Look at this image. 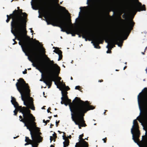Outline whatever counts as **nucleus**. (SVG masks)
I'll list each match as a JSON object with an SVG mask.
<instances>
[{"label": "nucleus", "mask_w": 147, "mask_h": 147, "mask_svg": "<svg viewBox=\"0 0 147 147\" xmlns=\"http://www.w3.org/2000/svg\"><path fill=\"white\" fill-rule=\"evenodd\" d=\"M139 146L140 147H147V145L145 144H143L142 146Z\"/></svg>", "instance_id": "39"}, {"label": "nucleus", "mask_w": 147, "mask_h": 147, "mask_svg": "<svg viewBox=\"0 0 147 147\" xmlns=\"http://www.w3.org/2000/svg\"><path fill=\"white\" fill-rule=\"evenodd\" d=\"M129 0H112L113 3L116 5H119L124 1H127Z\"/></svg>", "instance_id": "22"}, {"label": "nucleus", "mask_w": 147, "mask_h": 147, "mask_svg": "<svg viewBox=\"0 0 147 147\" xmlns=\"http://www.w3.org/2000/svg\"><path fill=\"white\" fill-rule=\"evenodd\" d=\"M127 66H125L123 68V70H124L127 68Z\"/></svg>", "instance_id": "62"}, {"label": "nucleus", "mask_w": 147, "mask_h": 147, "mask_svg": "<svg viewBox=\"0 0 147 147\" xmlns=\"http://www.w3.org/2000/svg\"><path fill=\"white\" fill-rule=\"evenodd\" d=\"M138 100L141 112L142 108L147 109V88H145L138 96Z\"/></svg>", "instance_id": "9"}, {"label": "nucleus", "mask_w": 147, "mask_h": 147, "mask_svg": "<svg viewBox=\"0 0 147 147\" xmlns=\"http://www.w3.org/2000/svg\"><path fill=\"white\" fill-rule=\"evenodd\" d=\"M54 116L55 117H58V115H54Z\"/></svg>", "instance_id": "63"}, {"label": "nucleus", "mask_w": 147, "mask_h": 147, "mask_svg": "<svg viewBox=\"0 0 147 147\" xmlns=\"http://www.w3.org/2000/svg\"><path fill=\"white\" fill-rule=\"evenodd\" d=\"M75 147H83V146H82V145L81 144H80V145H79L78 144H76V145Z\"/></svg>", "instance_id": "35"}, {"label": "nucleus", "mask_w": 147, "mask_h": 147, "mask_svg": "<svg viewBox=\"0 0 147 147\" xmlns=\"http://www.w3.org/2000/svg\"><path fill=\"white\" fill-rule=\"evenodd\" d=\"M11 102L12 104H13L15 102H16V99L15 98L13 97H11Z\"/></svg>", "instance_id": "32"}, {"label": "nucleus", "mask_w": 147, "mask_h": 147, "mask_svg": "<svg viewBox=\"0 0 147 147\" xmlns=\"http://www.w3.org/2000/svg\"><path fill=\"white\" fill-rule=\"evenodd\" d=\"M66 32V33L68 34H71V31L70 30V31L69 32H68V31H67L66 30V31L65 32Z\"/></svg>", "instance_id": "47"}, {"label": "nucleus", "mask_w": 147, "mask_h": 147, "mask_svg": "<svg viewBox=\"0 0 147 147\" xmlns=\"http://www.w3.org/2000/svg\"><path fill=\"white\" fill-rule=\"evenodd\" d=\"M59 51L60 52V53H59L58 54L59 56L58 61H60L61 60L62 58V52L61 50H59Z\"/></svg>", "instance_id": "27"}, {"label": "nucleus", "mask_w": 147, "mask_h": 147, "mask_svg": "<svg viewBox=\"0 0 147 147\" xmlns=\"http://www.w3.org/2000/svg\"><path fill=\"white\" fill-rule=\"evenodd\" d=\"M94 108V107L93 106L92 107L83 110L81 113H76L73 115V114H71V118L73 121L74 122L76 125H78L80 129H81L82 127H85L87 126L84 119L85 114L88 111L93 109Z\"/></svg>", "instance_id": "6"}, {"label": "nucleus", "mask_w": 147, "mask_h": 147, "mask_svg": "<svg viewBox=\"0 0 147 147\" xmlns=\"http://www.w3.org/2000/svg\"><path fill=\"white\" fill-rule=\"evenodd\" d=\"M92 1V0H87V4L88 5H89L90 4V3L89 1H90V2H91Z\"/></svg>", "instance_id": "45"}, {"label": "nucleus", "mask_w": 147, "mask_h": 147, "mask_svg": "<svg viewBox=\"0 0 147 147\" xmlns=\"http://www.w3.org/2000/svg\"><path fill=\"white\" fill-rule=\"evenodd\" d=\"M29 109L30 108L27 107H23L20 112L23 114V117L25 119L29 120L33 126H35L36 123L35 122L36 120L35 118L32 114L31 113V111Z\"/></svg>", "instance_id": "10"}, {"label": "nucleus", "mask_w": 147, "mask_h": 147, "mask_svg": "<svg viewBox=\"0 0 147 147\" xmlns=\"http://www.w3.org/2000/svg\"><path fill=\"white\" fill-rule=\"evenodd\" d=\"M36 124H35L36 127H34L33 129H32V132L33 133H36L35 132H34L33 131V130H34L38 132H39V131H40V130L39 129H40L39 128L36 127Z\"/></svg>", "instance_id": "29"}, {"label": "nucleus", "mask_w": 147, "mask_h": 147, "mask_svg": "<svg viewBox=\"0 0 147 147\" xmlns=\"http://www.w3.org/2000/svg\"><path fill=\"white\" fill-rule=\"evenodd\" d=\"M30 29H31V31H30L31 32V33H32V34H33V33L34 32V31L33 30H32V28H31Z\"/></svg>", "instance_id": "58"}, {"label": "nucleus", "mask_w": 147, "mask_h": 147, "mask_svg": "<svg viewBox=\"0 0 147 147\" xmlns=\"http://www.w3.org/2000/svg\"><path fill=\"white\" fill-rule=\"evenodd\" d=\"M51 110V108L50 107H49L48 108V109L47 110V111L48 113H51L52 112H51L50 111Z\"/></svg>", "instance_id": "38"}, {"label": "nucleus", "mask_w": 147, "mask_h": 147, "mask_svg": "<svg viewBox=\"0 0 147 147\" xmlns=\"http://www.w3.org/2000/svg\"><path fill=\"white\" fill-rule=\"evenodd\" d=\"M53 137L52 136H51L50 137V140L51 141V142L53 140Z\"/></svg>", "instance_id": "55"}, {"label": "nucleus", "mask_w": 147, "mask_h": 147, "mask_svg": "<svg viewBox=\"0 0 147 147\" xmlns=\"http://www.w3.org/2000/svg\"><path fill=\"white\" fill-rule=\"evenodd\" d=\"M105 42H106V43H108H108H109V40L108 39H106L105 40Z\"/></svg>", "instance_id": "57"}, {"label": "nucleus", "mask_w": 147, "mask_h": 147, "mask_svg": "<svg viewBox=\"0 0 147 147\" xmlns=\"http://www.w3.org/2000/svg\"><path fill=\"white\" fill-rule=\"evenodd\" d=\"M59 120L58 121H56V127H57L58 126V124L59 123Z\"/></svg>", "instance_id": "44"}, {"label": "nucleus", "mask_w": 147, "mask_h": 147, "mask_svg": "<svg viewBox=\"0 0 147 147\" xmlns=\"http://www.w3.org/2000/svg\"><path fill=\"white\" fill-rule=\"evenodd\" d=\"M131 133L132 134V139L136 143H138L139 141V138L140 133L139 130L138 123L136 119L133 121V125L131 129Z\"/></svg>", "instance_id": "12"}, {"label": "nucleus", "mask_w": 147, "mask_h": 147, "mask_svg": "<svg viewBox=\"0 0 147 147\" xmlns=\"http://www.w3.org/2000/svg\"><path fill=\"white\" fill-rule=\"evenodd\" d=\"M45 56L46 59L48 61H49V63L51 64L55 68L57 71V73H55L52 70L51 71V74L50 76H52L53 74L55 75L56 77V79L57 78L58 80L60 83H61L60 80L61 78L60 77H59V74L60 72V67L57 65L56 63H54L53 61H51L49 59V58L45 54Z\"/></svg>", "instance_id": "14"}, {"label": "nucleus", "mask_w": 147, "mask_h": 147, "mask_svg": "<svg viewBox=\"0 0 147 147\" xmlns=\"http://www.w3.org/2000/svg\"><path fill=\"white\" fill-rule=\"evenodd\" d=\"M43 122H44L45 123V125H46L47 124V123H49V122L50 120H47L46 121H45V119H44L43 120Z\"/></svg>", "instance_id": "34"}, {"label": "nucleus", "mask_w": 147, "mask_h": 147, "mask_svg": "<svg viewBox=\"0 0 147 147\" xmlns=\"http://www.w3.org/2000/svg\"><path fill=\"white\" fill-rule=\"evenodd\" d=\"M103 38L101 36H99L96 38L95 39V41L96 43H93V45L94 46V47L97 49H100L101 47L99 46V44L100 43L102 44L103 42Z\"/></svg>", "instance_id": "16"}, {"label": "nucleus", "mask_w": 147, "mask_h": 147, "mask_svg": "<svg viewBox=\"0 0 147 147\" xmlns=\"http://www.w3.org/2000/svg\"><path fill=\"white\" fill-rule=\"evenodd\" d=\"M61 83V87L60 88H59L60 90H61V92L62 91H63L64 94H65V92H67V91L69 90H70V88L68 86H66L65 84L64 83L63 84Z\"/></svg>", "instance_id": "20"}, {"label": "nucleus", "mask_w": 147, "mask_h": 147, "mask_svg": "<svg viewBox=\"0 0 147 147\" xmlns=\"http://www.w3.org/2000/svg\"><path fill=\"white\" fill-rule=\"evenodd\" d=\"M7 19L6 20V22L8 23L10 20L11 19L12 21L11 23V30L14 29V30L16 28L19 27L20 26L21 24L18 21H17L15 19V17L14 16L13 14L12 13L11 14L9 15H7Z\"/></svg>", "instance_id": "13"}, {"label": "nucleus", "mask_w": 147, "mask_h": 147, "mask_svg": "<svg viewBox=\"0 0 147 147\" xmlns=\"http://www.w3.org/2000/svg\"><path fill=\"white\" fill-rule=\"evenodd\" d=\"M62 96L61 98V103L62 104H64L65 105L67 106V102L65 101L64 99V93H63V92L62 91Z\"/></svg>", "instance_id": "26"}, {"label": "nucleus", "mask_w": 147, "mask_h": 147, "mask_svg": "<svg viewBox=\"0 0 147 147\" xmlns=\"http://www.w3.org/2000/svg\"><path fill=\"white\" fill-rule=\"evenodd\" d=\"M56 79H55V81H54L55 82V84L57 86V88H59V86H58V83L57 82L55 81V80Z\"/></svg>", "instance_id": "43"}, {"label": "nucleus", "mask_w": 147, "mask_h": 147, "mask_svg": "<svg viewBox=\"0 0 147 147\" xmlns=\"http://www.w3.org/2000/svg\"><path fill=\"white\" fill-rule=\"evenodd\" d=\"M17 111H16V110H15L14 111H13V112L14 113V115H17V112H18V111L16 110Z\"/></svg>", "instance_id": "42"}, {"label": "nucleus", "mask_w": 147, "mask_h": 147, "mask_svg": "<svg viewBox=\"0 0 147 147\" xmlns=\"http://www.w3.org/2000/svg\"><path fill=\"white\" fill-rule=\"evenodd\" d=\"M56 79V77L55 75L52 76H49L43 79V82L45 83L47 86H48V88H50L51 87L52 82L53 81H55Z\"/></svg>", "instance_id": "15"}, {"label": "nucleus", "mask_w": 147, "mask_h": 147, "mask_svg": "<svg viewBox=\"0 0 147 147\" xmlns=\"http://www.w3.org/2000/svg\"><path fill=\"white\" fill-rule=\"evenodd\" d=\"M16 84L17 89L21 94L22 99L24 105L33 110L35 109L33 100L30 97V90L28 84L22 78H20Z\"/></svg>", "instance_id": "2"}, {"label": "nucleus", "mask_w": 147, "mask_h": 147, "mask_svg": "<svg viewBox=\"0 0 147 147\" xmlns=\"http://www.w3.org/2000/svg\"><path fill=\"white\" fill-rule=\"evenodd\" d=\"M19 118L20 119V121L22 122L24 124V126H26L27 127V129H29V127H32L33 126L29 120L25 119L24 118H22V117L20 115L19 116Z\"/></svg>", "instance_id": "17"}, {"label": "nucleus", "mask_w": 147, "mask_h": 147, "mask_svg": "<svg viewBox=\"0 0 147 147\" xmlns=\"http://www.w3.org/2000/svg\"><path fill=\"white\" fill-rule=\"evenodd\" d=\"M82 38H84L85 39V40L86 41H87L88 40L89 41H90L91 40L90 38H87V37L88 36V37H89V35H88V34L87 32L85 33H82Z\"/></svg>", "instance_id": "25"}, {"label": "nucleus", "mask_w": 147, "mask_h": 147, "mask_svg": "<svg viewBox=\"0 0 147 147\" xmlns=\"http://www.w3.org/2000/svg\"><path fill=\"white\" fill-rule=\"evenodd\" d=\"M103 82V80H99L98 82Z\"/></svg>", "instance_id": "59"}, {"label": "nucleus", "mask_w": 147, "mask_h": 147, "mask_svg": "<svg viewBox=\"0 0 147 147\" xmlns=\"http://www.w3.org/2000/svg\"><path fill=\"white\" fill-rule=\"evenodd\" d=\"M63 139L65 140L63 142V144H65V146H68L69 145V140L67 138V137L65 135L63 136Z\"/></svg>", "instance_id": "23"}, {"label": "nucleus", "mask_w": 147, "mask_h": 147, "mask_svg": "<svg viewBox=\"0 0 147 147\" xmlns=\"http://www.w3.org/2000/svg\"><path fill=\"white\" fill-rule=\"evenodd\" d=\"M59 50H60L58 48L56 47L55 50L53 51V52L58 54L59 53H60V52L59 51Z\"/></svg>", "instance_id": "30"}, {"label": "nucleus", "mask_w": 147, "mask_h": 147, "mask_svg": "<svg viewBox=\"0 0 147 147\" xmlns=\"http://www.w3.org/2000/svg\"><path fill=\"white\" fill-rule=\"evenodd\" d=\"M122 18L124 19H126L128 17V15L127 14H124L122 16Z\"/></svg>", "instance_id": "33"}, {"label": "nucleus", "mask_w": 147, "mask_h": 147, "mask_svg": "<svg viewBox=\"0 0 147 147\" xmlns=\"http://www.w3.org/2000/svg\"><path fill=\"white\" fill-rule=\"evenodd\" d=\"M32 65L33 67H36V68L38 70H39L40 72H42L41 69L39 67L37 66L34 63H32Z\"/></svg>", "instance_id": "31"}, {"label": "nucleus", "mask_w": 147, "mask_h": 147, "mask_svg": "<svg viewBox=\"0 0 147 147\" xmlns=\"http://www.w3.org/2000/svg\"><path fill=\"white\" fill-rule=\"evenodd\" d=\"M65 93L64 94L65 101L67 105H69L70 111L73 115L80 113L83 110L93 106L90 105L88 101L84 102L78 97H76L71 102V100L68 98L67 95L68 92H65Z\"/></svg>", "instance_id": "3"}, {"label": "nucleus", "mask_w": 147, "mask_h": 147, "mask_svg": "<svg viewBox=\"0 0 147 147\" xmlns=\"http://www.w3.org/2000/svg\"><path fill=\"white\" fill-rule=\"evenodd\" d=\"M136 7L134 6H131L129 9L130 14L132 15V17L125 26V29L124 31L121 34H118L115 32H112L111 34L113 37V42L115 44L117 45L119 47H121L123 42V37L125 36V40L126 39L131 31L133 30V27L135 24V22H133V19L134 16L136 14L137 11H145L146 10L145 5H142L141 3L139 2L137 4Z\"/></svg>", "instance_id": "1"}, {"label": "nucleus", "mask_w": 147, "mask_h": 147, "mask_svg": "<svg viewBox=\"0 0 147 147\" xmlns=\"http://www.w3.org/2000/svg\"><path fill=\"white\" fill-rule=\"evenodd\" d=\"M44 17L46 19L48 25L51 24L54 26L59 27L61 29V31L62 32H65L69 27V24L64 16L62 17L61 19L49 17L48 20L47 19V16H45Z\"/></svg>", "instance_id": "5"}, {"label": "nucleus", "mask_w": 147, "mask_h": 147, "mask_svg": "<svg viewBox=\"0 0 147 147\" xmlns=\"http://www.w3.org/2000/svg\"><path fill=\"white\" fill-rule=\"evenodd\" d=\"M19 44L21 45L23 51L26 53L28 52L31 54L32 58L37 61H41L42 56L40 53L39 49L37 46H35L32 48L29 46V44L24 40H19Z\"/></svg>", "instance_id": "4"}, {"label": "nucleus", "mask_w": 147, "mask_h": 147, "mask_svg": "<svg viewBox=\"0 0 147 147\" xmlns=\"http://www.w3.org/2000/svg\"><path fill=\"white\" fill-rule=\"evenodd\" d=\"M58 5L59 8H60L61 9H63V10L65 11L66 13H68L69 14V13L68 12V11L67 10H66L65 8V7H62V6L59 5V4H58Z\"/></svg>", "instance_id": "28"}, {"label": "nucleus", "mask_w": 147, "mask_h": 147, "mask_svg": "<svg viewBox=\"0 0 147 147\" xmlns=\"http://www.w3.org/2000/svg\"><path fill=\"white\" fill-rule=\"evenodd\" d=\"M84 136V134H82L81 135H80L79 136V138L80 140V142L76 143V144H81L82 145L83 147H88V143L86 141L84 140L83 139L82 137Z\"/></svg>", "instance_id": "19"}, {"label": "nucleus", "mask_w": 147, "mask_h": 147, "mask_svg": "<svg viewBox=\"0 0 147 147\" xmlns=\"http://www.w3.org/2000/svg\"><path fill=\"white\" fill-rule=\"evenodd\" d=\"M34 40H35L36 42V43H38V44L39 45L40 44V43L39 42V41H38V40H36L35 39H34Z\"/></svg>", "instance_id": "54"}, {"label": "nucleus", "mask_w": 147, "mask_h": 147, "mask_svg": "<svg viewBox=\"0 0 147 147\" xmlns=\"http://www.w3.org/2000/svg\"><path fill=\"white\" fill-rule=\"evenodd\" d=\"M25 23H21L20 26L16 28L14 30H11V32L15 36V38L17 36L18 37V40H25L26 39L28 40L29 42L30 41V37L27 34V31L26 30L24 31L23 29L24 26L26 25Z\"/></svg>", "instance_id": "7"}, {"label": "nucleus", "mask_w": 147, "mask_h": 147, "mask_svg": "<svg viewBox=\"0 0 147 147\" xmlns=\"http://www.w3.org/2000/svg\"><path fill=\"white\" fill-rule=\"evenodd\" d=\"M31 5L32 6V7L33 9H34V10L37 9L36 8V7L34 6L32 3H31Z\"/></svg>", "instance_id": "41"}, {"label": "nucleus", "mask_w": 147, "mask_h": 147, "mask_svg": "<svg viewBox=\"0 0 147 147\" xmlns=\"http://www.w3.org/2000/svg\"><path fill=\"white\" fill-rule=\"evenodd\" d=\"M28 59L29 60L31 61L32 62H33V61L32 60V59L30 58L29 57H28Z\"/></svg>", "instance_id": "56"}, {"label": "nucleus", "mask_w": 147, "mask_h": 147, "mask_svg": "<svg viewBox=\"0 0 147 147\" xmlns=\"http://www.w3.org/2000/svg\"><path fill=\"white\" fill-rule=\"evenodd\" d=\"M82 33H84L82 32L81 31V30L79 29V34H78L79 35V37H80L81 36V35L80 34V33H81L82 34Z\"/></svg>", "instance_id": "37"}, {"label": "nucleus", "mask_w": 147, "mask_h": 147, "mask_svg": "<svg viewBox=\"0 0 147 147\" xmlns=\"http://www.w3.org/2000/svg\"><path fill=\"white\" fill-rule=\"evenodd\" d=\"M27 70L26 69H25V71H23V74H25L27 73Z\"/></svg>", "instance_id": "53"}, {"label": "nucleus", "mask_w": 147, "mask_h": 147, "mask_svg": "<svg viewBox=\"0 0 147 147\" xmlns=\"http://www.w3.org/2000/svg\"><path fill=\"white\" fill-rule=\"evenodd\" d=\"M34 127H36V126L29 127V129H28L30 131V134L32 140L30 139L28 137H25V142H30L31 144H32V147H36L38 146V143L42 142L43 140V138L40 136L37 135L36 133L32 132V129Z\"/></svg>", "instance_id": "8"}, {"label": "nucleus", "mask_w": 147, "mask_h": 147, "mask_svg": "<svg viewBox=\"0 0 147 147\" xmlns=\"http://www.w3.org/2000/svg\"><path fill=\"white\" fill-rule=\"evenodd\" d=\"M98 10L97 9L95 8L94 9L93 12V17L91 19L89 20L88 22V24L89 25H90L92 24L94 22L95 20V17L98 15Z\"/></svg>", "instance_id": "18"}, {"label": "nucleus", "mask_w": 147, "mask_h": 147, "mask_svg": "<svg viewBox=\"0 0 147 147\" xmlns=\"http://www.w3.org/2000/svg\"><path fill=\"white\" fill-rule=\"evenodd\" d=\"M15 17V19L18 21L20 23H25L27 22L28 15L25 12H23L22 9L14 10L12 13Z\"/></svg>", "instance_id": "11"}, {"label": "nucleus", "mask_w": 147, "mask_h": 147, "mask_svg": "<svg viewBox=\"0 0 147 147\" xmlns=\"http://www.w3.org/2000/svg\"><path fill=\"white\" fill-rule=\"evenodd\" d=\"M14 106V107L16 108V109L18 111H20L22 109V106H19V104L16 101L13 104H12Z\"/></svg>", "instance_id": "24"}, {"label": "nucleus", "mask_w": 147, "mask_h": 147, "mask_svg": "<svg viewBox=\"0 0 147 147\" xmlns=\"http://www.w3.org/2000/svg\"><path fill=\"white\" fill-rule=\"evenodd\" d=\"M102 140L104 141V143H106V142L107 140V138H105L103 139Z\"/></svg>", "instance_id": "49"}, {"label": "nucleus", "mask_w": 147, "mask_h": 147, "mask_svg": "<svg viewBox=\"0 0 147 147\" xmlns=\"http://www.w3.org/2000/svg\"><path fill=\"white\" fill-rule=\"evenodd\" d=\"M15 38L13 39V41H14V43L13 44V45H14L15 44H16L17 43V42L15 40Z\"/></svg>", "instance_id": "48"}, {"label": "nucleus", "mask_w": 147, "mask_h": 147, "mask_svg": "<svg viewBox=\"0 0 147 147\" xmlns=\"http://www.w3.org/2000/svg\"><path fill=\"white\" fill-rule=\"evenodd\" d=\"M70 30L71 34L72 36H75L76 34H79V29H78L71 28H70Z\"/></svg>", "instance_id": "21"}, {"label": "nucleus", "mask_w": 147, "mask_h": 147, "mask_svg": "<svg viewBox=\"0 0 147 147\" xmlns=\"http://www.w3.org/2000/svg\"><path fill=\"white\" fill-rule=\"evenodd\" d=\"M53 126V124H51V125H50V128H51L52 127L51 126Z\"/></svg>", "instance_id": "61"}, {"label": "nucleus", "mask_w": 147, "mask_h": 147, "mask_svg": "<svg viewBox=\"0 0 147 147\" xmlns=\"http://www.w3.org/2000/svg\"><path fill=\"white\" fill-rule=\"evenodd\" d=\"M115 47V44L113 45H112L111 46H110L111 49L113 48L114 47Z\"/></svg>", "instance_id": "50"}, {"label": "nucleus", "mask_w": 147, "mask_h": 147, "mask_svg": "<svg viewBox=\"0 0 147 147\" xmlns=\"http://www.w3.org/2000/svg\"><path fill=\"white\" fill-rule=\"evenodd\" d=\"M50 147H54V146L53 145H51Z\"/></svg>", "instance_id": "64"}, {"label": "nucleus", "mask_w": 147, "mask_h": 147, "mask_svg": "<svg viewBox=\"0 0 147 147\" xmlns=\"http://www.w3.org/2000/svg\"><path fill=\"white\" fill-rule=\"evenodd\" d=\"M58 132L59 133V134H61V133H62L63 132H62L61 131H59V130L58 131Z\"/></svg>", "instance_id": "60"}, {"label": "nucleus", "mask_w": 147, "mask_h": 147, "mask_svg": "<svg viewBox=\"0 0 147 147\" xmlns=\"http://www.w3.org/2000/svg\"><path fill=\"white\" fill-rule=\"evenodd\" d=\"M106 47L109 49L110 48V46L109 45V43H108L107 45V46Z\"/></svg>", "instance_id": "51"}, {"label": "nucleus", "mask_w": 147, "mask_h": 147, "mask_svg": "<svg viewBox=\"0 0 147 147\" xmlns=\"http://www.w3.org/2000/svg\"><path fill=\"white\" fill-rule=\"evenodd\" d=\"M111 53V50H109V49H108V50H107V53Z\"/></svg>", "instance_id": "52"}, {"label": "nucleus", "mask_w": 147, "mask_h": 147, "mask_svg": "<svg viewBox=\"0 0 147 147\" xmlns=\"http://www.w3.org/2000/svg\"><path fill=\"white\" fill-rule=\"evenodd\" d=\"M53 138H54L55 139L57 137V134L55 133H54L53 135Z\"/></svg>", "instance_id": "40"}, {"label": "nucleus", "mask_w": 147, "mask_h": 147, "mask_svg": "<svg viewBox=\"0 0 147 147\" xmlns=\"http://www.w3.org/2000/svg\"><path fill=\"white\" fill-rule=\"evenodd\" d=\"M80 86H77L75 87V89L76 90H80Z\"/></svg>", "instance_id": "36"}, {"label": "nucleus", "mask_w": 147, "mask_h": 147, "mask_svg": "<svg viewBox=\"0 0 147 147\" xmlns=\"http://www.w3.org/2000/svg\"><path fill=\"white\" fill-rule=\"evenodd\" d=\"M29 144H31L32 145V144H31L30 142H30H26V143L24 145L26 146V145H28Z\"/></svg>", "instance_id": "46"}]
</instances>
